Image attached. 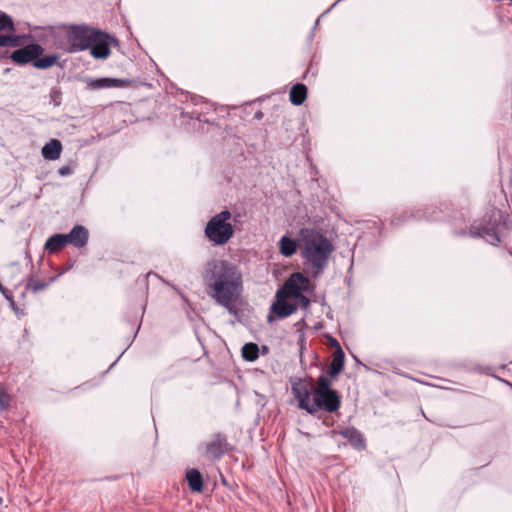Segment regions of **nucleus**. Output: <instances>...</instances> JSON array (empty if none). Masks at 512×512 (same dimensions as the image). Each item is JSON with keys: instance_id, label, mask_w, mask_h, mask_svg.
<instances>
[{"instance_id": "f8f14e48", "label": "nucleus", "mask_w": 512, "mask_h": 512, "mask_svg": "<svg viewBox=\"0 0 512 512\" xmlns=\"http://www.w3.org/2000/svg\"><path fill=\"white\" fill-rule=\"evenodd\" d=\"M131 84L130 80L118 79V78H97L90 79L88 82V88L92 90L103 89V88H125Z\"/></svg>"}, {"instance_id": "1a4fd4ad", "label": "nucleus", "mask_w": 512, "mask_h": 512, "mask_svg": "<svg viewBox=\"0 0 512 512\" xmlns=\"http://www.w3.org/2000/svg\"><path fill=\"white\" fill-rule=\"evenodd\" d=\"M43 53V48L39 44H30L23 48L15 50L11 54V59L18 64L34 62L35 58Z\"/></svg>"}, {"instance_id": "f03ea898", "label": "nucleus", "mask_w": 512, "mask_h": 512, "mask_svg": "<svg viewBox=\"0 0 512 512\" xmlns=\"http://www.w3.org/2000/svg\"><path fill=\"white\" fill-rule=\"evenodd\" d=\"M298 246L302 258L314 274H319L325 269L334 250L332 243L322 233L312 228L300 230Z\"/></svg>"}, {"instance_id": "6ab92c4d", "label": "nucleus", "mask_w": 512, "mask_h": 512, "mask_svg": "<svg viewBox=\"0 0 512 512\" xmlns=\"http://www.w3.org/2000/svg\"><path fill=\"white\" fill-rule=\"evenodd\" d=\"M186 480L188 482L189 489L192 492H202L203 478L201 473L197 469L192 468L187 470Z\"/></svg>"}, {"instance_id": "6e6552de", "label": "nucleus", "mask_w": 512, "mask_h": 512, "mask_svg": "<svg viewBox=\"0 0 512 512\" xmlns=\"http://www.w3.org/2000/svg\"><path fill=\"white\" fill-rule=\"evenodd\" d=\"M227 438L221 433L214 434L210 441L205 444L203 456L209 460H216L222 457L227 451Z\"/></svg>"}, {"instance_id": "7ed1b4c3", "label": "nucleus", "mask_w": 512, "mask_h": 512, "mask_svg": "<svg viewBox=\"0 0 512 512\" xmlns=\"http://www.w3.org/2000/svg\"><path fill=\"white\" fill-rule=\"evenodd\" d=\"M230 218L231 213L228 210H224L213 216L207 223L205 235L215 245H223L233 236V227L228 222Z\"/></svg>"}, {"instance_id": "393cba45", "label": "nucleus", "mask_w": 512, "mask_h": 512, "mask_svg": "<svg viewBox=\"0 0 512 512\" xmlns=\"http://www.w3.org/2000/svg\"><path fill=\"white\" fill-rule=\"evenodd\" d=\"M21 45L20 36L0 35V47H17Z\"/></svg>"}, {"instance_id": "5701e85b", "label": "nucleus", "mask_w": 512, "mask_h": 512, "mask_svg": "<svg viewBox=\"0 0 512 512\" xmlns=\"http://www.w3.org/2000/svg\"><path fill=\"white\" fill-rule=\"evenodd\" d=\"M58 61L57 55H45L44 57H37L33 62V66L38 69H47L52 67Z\"/></svg>"}, {"instance_id": "bb28decb", "label": "nucleus", "mask_w": 512, "mask_h": 512, "mask_svg": "<svg viewBox=\"0 0 512 512\" xmlns=\"http://www.w3.org/2000/svg\"><path fill=\"white\" fill-rule=\"evenodd\" d=\"M47 286V282L36 278H31L27 283V289L34 293L44 290Z\"/></svg>"}, {"instance_id": "ddd939ff", "label": "nucleus", "mask_w": 512, "mask_h": 512, "mask_svg": "<svg viewBox=\"0 0 512 512\" xmlns=\"http://www.w3.org/2000/svg\"><path fill=\"white\" fill-rule=\"evenodd\" d=\"M337 433L347 439L353 448L357 450H364L366 448V442L363 434L355 427H346Z\"/></svg>"}, {"instance_id": "39448f33", "label": "nucleus", "mask_w": 512, "mask_h": 512, "mask_svg": "<svg viewBox=\"0 0 512 512\" xmlns=\"http://www.w3.org/2000/svg\"><path fill=\"white\" fill-rule=\"evenodd\" d=\"M97 30L86 26H73L67 33V40L70 45L69 52H78L88 49L95 41Z\"/></svg>"}, {"instance_id": "cd10ccee", "label": "nucleus", "mask_w": 512, "mask_h": 512, "mask_svg": "<svg viewBox=\"0 0 512 512\" xmlns=\"http://www.w3.org/2000/svg\"><path fill=\"white\" fill-rule=\"evenodd\" d=\"M11 397L5 388L0 385V409L7 410L10 407Z\"/></svg>"}, {"instance_id": "412c9836", "label": "nucleus", "mask_w": 512, "mask_h": 512, "mask_svg": "<svg viewBox=\"0 0 512 512\" xmlns=\"http://www.w3.org/2000/svg\"><path fill=\"white\" fill-rule=\"evenodd\" d=\"M297 249V243L295 240L288 236H283L279 241V251L285 257L292 256Z\"/></svg>"}, {"instance_id": "c756f323", "label": "nucleus", "mask_w": 512, "mask_h": 512, "mask_svg": "<svg viewBox=\"0 0 512 512\" xmlns=\"http://www.w3.org/2000/svg\"><path fill=\"white\" fill-rule=\"evenodd\" d=\"M293 298L297 299L298 301V305L301 307V308H308V306L310 305V300L308 297H306L305 295H303L302 293L298 296H294Z\"/></svg>"}, {"instance_id": "a878e982", "label": "nucleus", "mask_w": 512, "mask_h": 512, "mask_svg": "<svg viewBox=\"0 0 512 512\" xmlns=\"http://www.w3.org/2000/svg\"><path fill=\"white\" fill-rule=\"evenodd\" d=\"M4 30L15 32V26L12 18L9 15L0 13V31Z\"/></svg>"}, {"instance_id": "4468645a", "label": "nucleus", "mask_w": 512, "mask_h": 512, "mask_svg": "<svg viewBox=\"0 0 512 512\" xmlns=\"http://www.w3.org/2000/svg\"><path fill=\"white\" fill-rule=\"evenodd\" d=\"M332 344L336 346V350L333 353L332 362L328 368V374L331 378H336L344 368L345 354L337 340L333 339Z\"/></svg>"}, {"instance_id": "a211bd4d", "label": "nucleus", "mask_w": 512, "mask_h": 512, "mask_svg": "<svg viewBox=\"0 0 512 512\" xmlns=\"http://www.w3.org/2000/svg\"><path fill=\"white\" fill-rule=\"evenodd\" d=\"M68 244L65 234H55L49 237L44 245V249L48 253H56Z\"/></svg>"}, {"instance_id": "20e7f679", "label": "nucleus", "mask_w": 512, "mask_h": 512, "mask_svg": "<svg viewBox=\"0 0 512 512\" xmlns=\"http://www.w3.org/2000/svg\"><path fill=\"white\" fill-rule=\"evenodd\" d=\"M500 211L493 208L487 212L479 223H474L469 230L472 237H481L492 245L500 242L498 234Z\"/></svg>"}, {"instance_id": "dca6fc26", "label": "nucleus", "mask_w": 512, "mask_h": 512, "mask_svg": "<svg viewBox=\"0 0 512 512\" xmlns=\"http://www.w3.org/2000/svg\"><path fill=\"white\" fill-rule=\"evenodd\" d=\"M277 301L272 305V312L275 313L279 318H285L297 310V305L286 301L289 296L276 297Z\"/></svg>"}, {"instance_id": "473e14b6", "label": "nucleus", "mask_w": 512, "mask_h": 512, "mask_svg": "<svg viewBox=\"0 0 512 512\" xmlns=\"http://www.w3.org/2000/svg\"><path fill=\"white\" fill-rule=\"evenodd\" d=\"M510 4H512V0H509Z\"/></svg>"}, {"instance_id": "2f4dec72", "label": "nucleus", "mask_w": 512, "mask_h": 512, "mask_svg": "<svg viewBox=\"0 0 512 512\" xmlns=\"http://www.w3.org/2000/svg\"><path fill=\"white\" fill-rule=\"evenodd\" d=\"M392 224L397 225V224H399V221H398L397 219H393V220H392Z\"/></svg>"}, {"instance_id": "aec40b11", "label": "nucleus", "mask_w": 512, "mask_h": 512, "mask_svg": "<svg viewBox=\"0 0 512 512\" xmlns=\"http://www.w3.org/2000/svg\"><path fill=\"white\" fill-rule=\"evenodd\" d=\"M289 97L293 105L303 104L307 97V87L302 83L295 84L290 90Z\"/></svg>"}, {"instance_id": "9d476101", "label": "nucleus", "mask_w": 512, "mask_h": 512, "mask_svg": "<svg viewBox=\"0 0 512 512\" xmlns=\"http://www.w3.org/2000/svg\"><path fill=\"white\" fill-rule=\"evenodd\" d=\"M292 393L295 399L298 401L299 408L308 412L312 402L310 400V396L312 395V391H310V385L306 381L299 379L292 384Z\"/></svg>"}, {"instance_id": "9b49d317", "label": "nucleus", "mask_w": 512, "mask_h": 512, "mask_svg": "<svg viewBox=\"0 0 512 512\" xmlns=\"http://www.w3.org/2000/svg\"><path fill=\"white\" fill-rule=\"evenodd\" d=\"M110 36L97 31L95 41H92V45L89 47L91 55L95 59H106L110 56L111 50L109 47V40H112Z\"/></svg>"}, {"instance_id": "b1692460", "label": "nucleus", "mask_w": 512, "mask_h": 512, "mask_svg": "<svg viewBox=\"0 0 512 512\" xmlns=\"http://www.w3.org/2000/svg\"><path fill=\"white\" fill-rule=\"evenodd\" d=\"M333 379L334 378H331L329 376V374L328 375L321 374L317 379V387L312 389V394L333 390L331 388Z\"/></svg>"}, {"instance_id": "f3484780", "label": "nucleus", "mask_w": 512, "mask_h": 512, "mask_svg": "<svg viewBox=\"0 0 512 512\" xmlns=\"http://www.w3.org/2000/svg\"><path fill=\"white\" fill-rule=\"evenodd\" d=\"M62 152V144L57 139H52L42 148V156L46 160H56Z\"/></svg>"}, {"instance_id": "f257e3e1", "label": "nucleus", "mask_w": 512, "mask_h": 512, "mask_svg": "<svg viewBox=\"0 0 512 512\" xmlns=\"http://www.w3.org/2000/svg\"><path fill=\"white\" fill-rule=\"evenodd\" d=\"M206 293L230 312L242 292V275L231 262L222 259L208 261L202 272Z\"/></svg>"}, {"instance_id": "7c9ffc66", "label": "nucleus", "mask_w": 512, "mask_h": 512, "mask_svg": "<svg viewBox=\"0 0 512 512\" xmlns=\"http://www.w3.org/2000/svg\"><path fill=\"white\" fill-rule=\"evenodd\" d=\"M58 173L61 176H68L72 173V168L70 166H63L58 170Z\"/></svg>"}, {"instance_id": "0eeeda50", "label": "nucleus", "mask_w": 512, "mask_h": 512, "mask_svg": "<svg viewBox=\"0 0 512 512\" xmlns=\"http://www.w3.org/2000/svg\"><path fill=\"white\" fill-rule=\"evenodd\" d=\"M309 279L300 272H296L290 275L286 280L283 287L276 293V297L294 296L300 295L303 291L309 290Z\"/></svg>"}, {"instance_id": "2eb2a0df", "label": "nucleus", "mask_w": 512, "mask_h": 512, "mask_svg": "<svg viewBox=\"0 0 512 512\" xmlns=\"http://www.w3.org/2000/svg\"><path fill=\"white\" fill-rule=\"evenodd\" d=\"M65 235L67 236L68 244H71L77 248L84 247L87 244L89 238L88 230L82 225L74 226L72 230Z\"/></svg>"}, {"instance_id": "c85d7f7f", "label": "nucleus", "mask_w": 512, "mask_h": 512, "mask_svg": "<svg viewBox=\"0 0 512 512\" xmlns=\"http://www.w3.org/2000/svg\"><path fill=\"white\" fill-rule=\"evenodd\" d=\"M61 91L58 88H54L51 90L50 98L51 102L54 104V106H59L61 104Z\"/></svg>"}, {"instance_id": "4be33fe9", "label": "nucleus", "mask_w": 512, "mask_h": 512, "mask_svg": "<svg viewBox=\"0 0 512 512\" xmlns=\"http://www.w3.org/2000/svg\"><path fill=\"white\" fill-rule=\"evenodd\" d=\"M242 357L249 362L255 361L259 357L258 345L252 342L244 344L242 347Z\"/></svg>"}, {"instance_id": "423d86ee", "label": "nucleus", "mask_w": 512, "mask_h": 512, "mask_svg": "<svg viewBox=\"0 0 512 512\" xmlns=\"http://www.w3.org/2000/svg\"><path fill=\"white\" fill-rule=\"evenodd\" d=\"M312 398L309 414H315L319 410L334 413L341 407V396L336 390L313 393Z\"/></svg>"}]
</instances>
